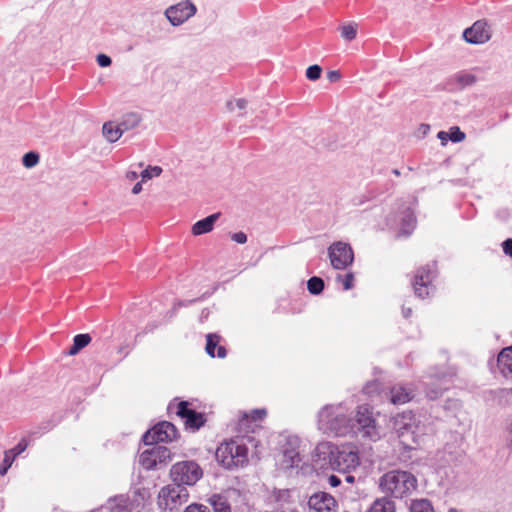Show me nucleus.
I'll return each mask as SVG.
<instances>
[{
  "mask_svg": "<svg viewBox=\"0 0 512 512\" xmlns=\"http://www.w3.org/2000/svg\"><path fill=\"white\" fill-rule=\"evenodd\" d=\"M210 504L214 512H232L228 501L220 495H213L210 498Z\"/></svg>",
  "mask_w": 512,
  "mask_h": 512,
  "instance_id": "393cba45",
  "label": "nucleus"
},
{
  "mask_svg": "<svg viewBox=\"0 0 512 512\" xmlns=\"http://www.w3.org/2000/svg\"><path fill=\"white\" fill-rule=\"evenodd\" d=\"M380 487L385 493H390L396 498H403L416 490L417 480L409 472L390 471L381 477Z\"/></svg>",
  "mask_w": 512,
  "mask_h": 512,
  "instance_id": "f03ea898",
  "label": "nucleus"
},
{
  "mask_svg": "<svg viewBox=\"0 0 512 512\" xmlns=\"http://www.w3.org/2000/svg\"><path fill=\"white\" fill-rule=\"evenodd\" d=\"M39 162V155L35 152H28L23 156V165L26 168L34 167Z\"/></svg>",
  "mask_w": 512,
  "mask_h": 512,
  "instance_id": "7c9ffc66",
  "label": "nucleus"
},
{
  "mask_svg": "<svg viewBox=\"0 0 512 512\" xmlns=\"http://www.w3.org/2000/svg\"><path fill=\"white\" fill-rule=\"evenodd\" d=\"M436 276L435 264H427L418 268L412 281L414 293L421 299L427 298L434 290L433 281Z\"/></svg>",
  "mask_w": 512,
  "mask_h": 512,
  "instance_id": "423d86ee",
  "label": "nucleus"
},
{
  "mask_svg": "<svg viewBox=\"0 0 512 512\" xmlns=\"http://www.w3.org/2000/svg\"><path fill=\"white\" fill-rule=\"evenodd\" d=\"M177 437V428L172 423L163 421L144 433L143 442L146 445H154L159 442H171Z\"/></svg>",
  "mask_w": 512,
  "mask_h": 512,
  "instance_id": "0eeeda50",
  "label": "nucleus"
},
{
  "mask_svg": "<svg viewBox=\"0 0 512 512\" xmlns=\"http://www.w3.org/2000/svg\"><path fill=\"white\" fill-rule=\"evenodd\" d=\"M140 121H141V117L139 114H137L135 112H130V113H127L123 117V120L121 121L120 126L124 132V131L133 129L134 127L138 126Z\"/></svg>",
  "mask_w": 512,
  "mask_h": 512,
  "instance_id": "b1692460",
  "label": "nucleus"
},
{
  "mask_svg": "<svg viewBox=\"0 0 512 512\" xmlns=\"http://www.w3.org/2000/svg\"><path fill=\"white\" fill-rule=\"evenodd\" d=\"M266 416V409H254L249 413H243L238 422L239 429L246 433L254 432L255 428L259 427V423L262 422Z\"/></svg>",
  "mask_w": 512,
  "mask_h": 512,
  "instance_id": "2eb2a0df",
  "label": "nucleus"
},
{
  "mask_svg": "<svg viewBox=\"0 0 512 512\" xmlns=\"http://www.w3.org/2000/svg\"><path fill=\"white\" fill-rule=\"evenodd\" d=\"M137 177H138L137 172H128L127 173V178H129L130 180H135Z\"/></svg>",
  "mask_w": 512,
  "mask_h": 512,
  "instance_id": "de8ad7c7",
  "label": "nucleus"
},
{
  "mask_svg": "<svg viewBox=\"0 0 512 512\" xmlns=\"http://www.w3.org/2000/svg\"><path fill=\"white\" fill-rule=\"evenodd\" d=\"M438 138L442 141H446L449 137H448V133L447 132H444V131H440L438 133Z\"/></svg>",
  "mask_w": 512,
  "mask_h": 512,
  "instance_id": "49530a36",
  "label": "nucleus"
},
{
  "mask_svg": "<svg viewBox=\"0 0 512 512\" xmlns=\"http://www.w3.org/2000/svg\"><path fill=\"white\" fill-rule=\"evenodd\" d=\"M331 416V408H324L321 412H320V422H322L323 424L327 425L330 429H335V426L330 423L329 421V418Z\"/></svg>",
  "mask_w": 512,
  "mask_h": 512,
  "instance_id": "72a5a7b5",
  "label": "nucleus"
},
{
  "mask_svg": "<svg viewBox=\"0 0 512 512\" xmlns=\"http://www.w3.org/2000/svg\"><path fill=\"white\" fill-rule=\"evenodd\" d=\"M450 512H461V511H458L456 509H451Z\"/></svg>",
  "mask_w": 512,
  "mask_h": 512,
  "instance_id": "603ef678",
  "label": "nucleus"
},
{
  "mask_svg": "<svg viewBox=\"0 0 512 512\" xmlns=\"http://www.w3.org/2000/svg\"><path fill=\"white\" fill-rule=\"evenodd\" d=\"M342 281L343 288L345 290H349L354 285V274L353 273H346L344 276L340 277Z\"/></svg>",
  "mask_w": 512,
  "mask_h": 512,
  "instance_id": "f704fd0d",
  "label": "nucleus"
},
{
  "mask_svg": "<svg viewBox=\"0 0 512 512\" xmlns=\"http://www.w3.org/2000/svg\"><path fill=\"white\" fill-rule=\"evenodd\" d=\"M103 134L109 142L117 141L123 134V130L119 125H114L112 122L103 125Z\"/></svg>",
  "mask_w": 512,
  "mask_h": 512,
  "instance_id": "4be33fe9",
  "label": "nucleus"
},
{
  "mask_svg": "<svg viewBox=\"0 0 512 512\" xmlns=\"http://www.w3.org/2000/svg\"><path fill=\"white\" fill-rule=\"evenodd\" d=\"M169 455V450L163 446H155L147 449L140 454V464L143 468L150 470L157 466L158 463L165 460Z\"/></svg>",
  "mask_w": 512,
  "mask_h": 512,
  "instance_id": "4468645a",
  "label": "nucleus"
},
{
  "mask_svg": "<svg viewBox=\"0 0 512 512\" xmlns=\"http://www.w3.org/2000/svg\"><path fill=\"white\" fill-rule=\"evenodd\" d=\"M203 476V470L195 461H180L170 469L171 480L179 485H195Z\"/></svg>",
  "mask_w": 512,
  "mask_h": 512,
  "instance_id": "20e7f679",
  "label": "nucleus"
},
{
  "mask_svg": "<svg viewBox=\"0 0 512 512\" xmlns=\"http://www.w3.org/2000/svg\"><path fill=\"white\" fill-rule=\"evenodd\" d=\"M142 191V184L141 182H138L134 185L133 189H132V193L133 194H138Z\"/></svg>",
  "mask_w": 512,
  "mask_h": 512,
  "instance_id": "a18cd8bd",
  "label": "nucleus"
},
{
  "mask_svg": "<svg viewBox=\"0 0 512 512\" xmlns=\"http://www.w3.org/2000/svg\"><path fill=\"white\" fill-rule=\"evenodd\" d=\"M328 254L331 265L335 269H345L351 265L354 260V253L351 246L344 242H335L329 249Z\"/></svg>",
  "mask_w": 512,
  "mask_h": 512,
  "instance_id": "6e6552de",
  "label": "nucleus"
},
{
  "mask_svg": "<svg viewBox=\"0 0 512 512\" xmlns=\"http://www.w3.org/2000/svg\"><path fill=\"white\" fill-rule=\"evenodd\" d=\"M91 342L89 334H78L73 339V345L70 347L68 354L76 355L81 349L86 347Z\"/></svg>",
  "mask_w": 512,
  "mask_h": 512,
  "instance_id": "5701e85b",
  "label": "nucleus"
},
{
  "mask_svg": "<svg viewBox=\"0 0 512 512\" xmlns=\"http://www.w3.org/2000/svg\"><path fill=\"white\" fill-rule=\"evenodd\" d=\"M328 482H329L330 486H332V487H337V486H339V485H340L341 480H340L337 476H335V475H331V476H329V478H328Z\"/></svg>",
  "mask_w": 512,
  "mask_h": 512,
  "instance_id": "37998d69",
  "label": "nucleus"
},
{
  "mask_svg": "<svg viewBox=\"0 0 512 512\" xmlns=\"http://www.w3.org/2000/svg\"><path fill=\"white\" fill-rule=\"evenodd\" d=\"M219 213L212 214L205 219L197 221L192 227L194 235H201L210 232L213 229L215 221L218 219Z\"/></svg>",
  "mask_w": 512,
  "mask_h": 512,
  "instance_id": "6ab92c4d",
  "label": "nucleus"
},
{
  "mask_svg": "<svg viewBox=\"0 0 512 512\" xmlns=\"http://www.w3.org/2000/svg\"><path fill=\"white\" fill-rule=\"evenodd\" d=\"M97 62L99 64V66H101V67H107L111 64V59L109 56H107L105 54H99L97 56Z\"/></svg>",
  "mask_w": 512,
  "mask_h": 512,
  "instance_id": "e433bc0d",
  "label": "nucleus"
},
{
  "mask_svg": "<svg viewBox=\"0 0 512 512\" xmlns=\"http://www.w3.org/2000/svg\"><path fill=\"white\" fill-rule=\"evenodd\" d=\"M221 337L215 333H209L206 336V353L214 358L216 355L219 358H225L227 355L226 349L224 346L220 345Z\"/></svg>",
  "mask_w": 512,
  "mask_h": 512,
  "instance_id": "a211bd4d",
  "label": "nucleus"
},
{
  "mask_svg": "<svg viewBox=\"0 0 512 512\" xmlns=\"http://www.w3.org/2000/svg\"><path fill=\"white\" fill-rule=\"evenodd\" d=\"M26 447H27L26 443L19 442L13 449H9V450L13 451L14 456L17 457L19 454H21L22 452L25 451Z\"/></svg>",
  "mask_w": 512,
  "mask_h": 512,
  "instance_id": "ea45409f",
  "label": "nucleus"
},
{
  "mask_svg": "<svg viewBox=\"0 0 512 512\" xmlns=\"http://www.w3.org/2000/svg\"><path fill=\"white\" fill-rule=\"evenodd\" d=\"M232 240H234L235 242H237L239 244H244L247 242V236L243 232L234 233L232 235Z\"/></svg>",
  "mask_w": 512,
  "mask_h": 512,
  "instance_id": "4c0bfd02",
  "label": "nucleus"
},
{
  "mask_svg": "<svg viewBox=\"0 0 512 512\" xmlns=\"http://www.w3.org/2000/svg\"><path fill=\"white\" fill-rule=\"evenodd\" d=\"M341 75L338 71H329L328 74H327V78L331 81V82H336L340 79Z\"/></svg>",
  "mask_w": 512,
  "mask_h": 512,
  "instance_id": "79ce46f5",
  "label": "nucleus"
},
{
  "mask_svg": "<svg viewBox=\"0 0 512 512\" xmlns=\"http://www.w3.org/2000/svg\"><path fill=\"white\" fill-rule=\"evenodd\" d=\"M295 457L297 458V461L294 460V457H291V464H290V466H293V465L297 464V462L299 461L298 454H295Z\"/></svg>",
  "mask_w": 512,
  "mask_h": 512,
  "instance_id": "09e8293b",
  "label": "nucleus"
},
{
  "mask_svg": "<svg viewBox=\"0 0 512 512\" xmlns=\"http://www.w3.org/2000/svg\"><path fill=\"white\" fill-rule=\"evenodd\" d=\"M448 137L452 142H461L465 139V133L459 127H452L448 133Z\"/></svg>",
  "mask_w": 512,
  "mask_h": 512,
  "instance_id": "473e14b6",
  "label": "nucleus"
},
{
  "mask_svg": "<svg viewBox=\"0 0 512 512\" xmlns=\"http://www.w3.org/2000/svg\"><path fill=\"white\" fill-rule=\"evenodd\" d=\"M393 173H394L396 176H399V175H400V171H399L398 169L393 170Z\"/></svg>",
  "mask_w": 512,
  "mask_h": 512,
  "instance_id": "3c124183",
  "label": "nucleus"
},
{
  "mask_svg": "<svg viewBox=\"0 0 512 512\" xmlns=\"http://www.w3.org/2000/svg\"><path fill=\"white\" fill-rule=\"evenodd\" d=\"M416 427L415 415L411 411L403 412L398 414L394 418V428L397 431L399 437H403L407 432H414Z\"/></svg>",
  "mask_w": 512,
  "mask_h": 512,
  "instance_id": "dca6fc26",
  "label": "nucleus"
},
{
  "mask_svg": "<svg viewBox=\"0 0 512 512\" xmlns=\"http://www.w3.org/2000/svg\"><path fill=\"white\" fill-rule=\"evenodd\" d=\"M411 512H433V508L427 500H417L412 503Z\"/></svg>",
  "mask_w": 512,
  "mask_h": 512,
  "instance_id": "cd10ccee",
  "label": "nucleus"
},
{
  "mask_svg": "<svg viewBox=\"0 0 512 512\" xmlns=\"http://www.w3.org/2000/svg\"><path fill=\"white\" fill-rule=\"evenodd\" d=\"M366 512H395V504L388 498H380Z\"/></svg>",
  "mask_w": 512,
  "mask_h": 512,
  "instance_id": "412c9836",
  "label": "nucleus"
},
{
  "mask_svg": "<svg viewBox=\"0 0 512 512\" xmlns=\"http://www.w3.org/2000/svg\"><path fill=\"white\" fill-rule=\"evenodd\" d=\"M357 34V26L355 24H346L341 27V36L351 41L356 37Z\"/></svg>",
  "mask_w": 512,
  "mask_h": 512,
  "instance_id": "c85d7f7f",
  "label": "nucleus"
},
{
  "mask_svg": "<svg viewBox=\"0 0 512 512\" xmlns=\"http://www.w3.org/2000/svg\"><path fill=\"white\" fill-rule=\"evenodd\" d=\"M218 463L226 469L243 467L248 463V449L235 440L221 443L215 452Z\"/></svg>",
  "mask_w": 512,
  "mask_h": 512,
  "instance_id": "7ed1b4c3",
  "label": "nucleus"
},
{
  "mask_svg": "<svg viewBox=\"0 0 512 512\" xmlns=\"http://www.w3.org/2000/svg\"><path fill=\"white\" fill-rule=\"evenodd\" d=\"M321 73L322 68L319 65H311L306 70V77L311 81H315L321 77Z\"/></svg>",
  "mask_w": 512,
  "mask_h": 512,
  "instance_id": "2f4dec72",
  "label": "nucleus"
},
{
  "mask_svg": "<svg viewBox=\"0 0 512 512\" xmlns=\"http://www.w3.org/2000/svg\"><path fill=\"white\" fill-rule=\"evenodd\" d=\"M461 81L465 84V85H471L473 83L476 82V78L474 75H471V74H467L465 76H463L461 78Z\"/></svg>",
  "mask_w": 512,
  "mask_h": 512,
  "instance_id": "a19ab883",
  "label": "nucleus"
},
{
  "mask_svg": "<svg viewBox=\"0 0 512 512\" xmlns=\"http://www.w3.org/2000/svg\"><path fill=\"white\" fill-rule=\"evenodd\" d=\"M183 512H210V510L203 504L192 503L188 505Z\"/></svg>",
  "mask_w": 512,
  "mask_h": 512,
  "instance_id": "c9c22d12",
  "label": "nucleus"
},
{
  "mask_svg": "<svg viewBox=\"0 0 512 512\" xmlns=\"http://www.w3.org/2000/svg\"><path fill=\"white\" fill-rule=\"evenodd\" d=\"M308 507L312 512H338V502L329 493L319 491L308 499Z\"/></svg>",
  "mask_w": 512,
  "mask_h": 512,
  "instance_id": "9b49d317",
  "label": "nucleus"
},
{
  "mask_svg": "<svg viewBox=\"0 0 512 512\" xmlns=\"http://www.w3.org/2000/svg\"><path fill=\"white\" fill-rule=\"evenodd\" d=\"M463 37L468 43L483 44L491 38V31L485 20H478L464 30Z\"/></svg>",
  "mask_w": 512,
  "mask_h": 512,
  "instance_id": "f8f14e48",
  "label": "nucleus"
},
{
  "mask_svg": "<svg viewBox=\"0 0 512 512\" xmlns=\"http://www.w3.org/2000/svg\"><path fill=\"white\" fill-rule=\"evenodd\" d=\"M188 401H180L176 406V415L179 416L186 429L196 431L206 423V417L203 413L196 412L189 408Z\"/></svg>",
  "mask_w": 512,
  "mask_h": 512,
  "instance_id": "1a4fd4ad",
  "label": "nucleus"
},
{
  "mask_svg": "<svg viewBox=\"0 0 512 512\" xmlns=\"http://www.w3.org/2000/svg\"><path fill=\"white\" fill-rule=\"evenodd\" d=\"M502 247H503V251L506 255H509L510 257H512V239L509 238L507 240H505L502 244Z\"/></svg>",
  "mask_w": 512,
  "mask_h": 512,
  "instance_id": "58836bf2",
  "label": "nucleus"
},
{
  "mask_svg": "<svg viewBox=\"0 0 512 512\" xmlns=\"http://www.w3.org/2000/svg\"><path fill=\"white\" fill-rule=\"evenodd\" d=\"M307 288L313 295L320 294L324 289V281L316 276L311 277L307 282Z\"/></svg>",
  "mask_w": 512,
  "mask_h": 512,
  "instance_id": "a878e982",
  "label": "nucleus"
},
{
  "mask_svg": "<svg viewBox=\"0 0 512 512\" xmlns=\"http://www.w3.org/2000/svg\"><path fill=\"white\" fill-rule=\"evenodd\" d=\"M189 500V492L185 487L167 485L160 489L157 497V504L163 511L178 510Z\"/></svg>",
  "mask_w": 512,
  "mask_h": 512,
  "instance_id": "39448f33",
  "label": "nucleus"
},
{
  "mask_svg": "<svg viewBox=\"0 0 512 512\" xmlns=\"http://www.w3.org/2000/svg\"><path fill=\"white\" fill-rule=\"evenodd\" d=\"M353 479H354V478H353V476H347V477H346V480H347L348 482H352V481H353Z\"/></svg>",
  "mask_w": 512,
  "mask_h": 512,
  "instance_id": "8fccbe9b",
  "label": "nucleus"
},
{
  "mask_svg": "<svg viewBox=\"0 0 512 512\" xmlns=\"http://www.w3.org/2000/svg\"><path fill=\"white\" fill-rule=\"evenodd\" d=\"M16 456H14L13 451L7 450L4 453V459L2 464L0 465V475L4 476L8 469L12 466Z\"/></svg>",
  "mask_w": 512,
  "mask_h": 512,
  "instance_id": "bb28decb",
  "label": "nucleus"
},
{
  "mask_svg": "<svg viewBox=\"0 0 512 512\" xmlns=\"http://www.w3.org/2000/svg\"><path fill=\"white\" fill-rule=\"evenodd\" d=\"M390 395L393 404H405L412 399L411 391L401 385L393 386Z\"/></svg>",
  "mask_w": 512,
  "mask_h": 512,
  "instance_id": "aec40b11",
  "label": "nucleus"
},
{
  "mask_svg": "<svg viewBox=\"0 0 512 512\" xmlns=\"http://www.w3.org/2000/svg\"><path fill=\"white\" fill-rule=\"evenodd\" d=\"M196 13V7L189 1L180 2L166 10V16L173 25H180Z\"/></svg>",
  "mask_w": 512,
  "mask_h": 512,
  "instance_id": "ddd939ff",
  "label": "nucleus"
},
{
  "mask_svg": "<svg viewBox=\"0 0 512 512\" xmlns=\"http://www.w3.org/2000/svg\"><path fill=\"white\" fill-rule=\"evenodd\" d=\"M355 421L359 428L363 431L364 435L371 439L379 437V433L376 427V420L373 417L372 408L367 405H359L355 412Z\"/></svg>",
  "mask_w": 512,
  "mask_h": 512,
  "instance_id": "9d476101",
  "label": "nucleus"
},
{
  "mask_svg": "<svg viewBox=\"0 0 512 512\" xmlns=\"http://www.w3.org/2000/svg\"><path fill=\"white\" fill-rule=\"evenodd\" d=\"M497 366L503 377L512 381V346L504 348L498 354Z\"/></svg>",
  "mask_w": 512,
  "mask_h": 512,
  "instance_id": "f3484780",
  "label": "nucleus"
},
{
  "mask_svg": "<svg viewBox=\"0 0 512 512\" xmlns=\"http://www.w3.org/2000/svg\"><path fill=\"white\" fill-rule=\"evenodd\" d=\"M235 105L237 108H239L240 110L242 109H245L246 106H247V101L244 100V99H238L236 102H235Z\"/></svg>",
  "mask_w": 512,
  "mask_h": 512,
  "instance_id": "c03bdc74",
  "label": "nucleus"
},
{
  "mask_svg": "<svg viewBox=\"0 0 512 512\" xmlns=\"http://www.w3.org/2000/svg\"><path fill=\"white\" fill-rule=\"evenodd\" d=\"M161 173H162V168L160 166H148L141 173L142 181H146L153 177H157Z\"/></svg>",
  "mask_w": 512,
  "mask_h": 512,
  "instance_id": "c756f323",
  "label": "nucleus"
},
{
  "mask_svg": "<svg viewBox=\"0 0 512 512\" xmlns=\"http://www.w3.org/2000/svg\"><path fill=\"white\" fill-rule=\"evenodd\" d=\"M316 451L319 456L328 455L331 468L339 472H349L360 464L358 452L349 446L339 448L330 443H322Z\"/></svg>",
  "mask_w": 512,
  "mask_h": 512,
  "instance_id": "f257e3e1",
  "label": "nucleus"
}]
</instances>
